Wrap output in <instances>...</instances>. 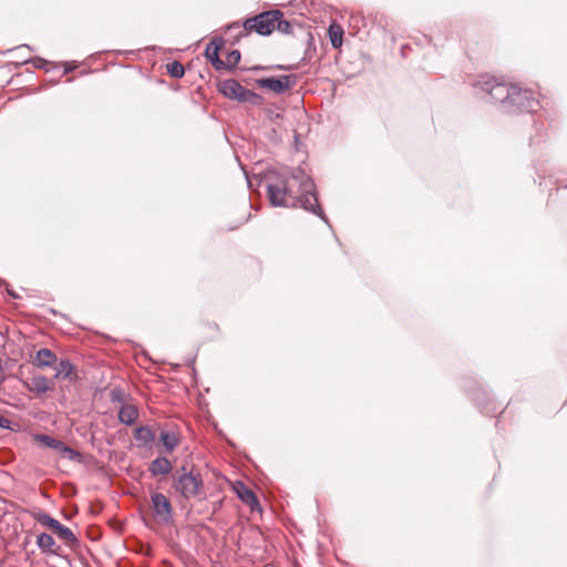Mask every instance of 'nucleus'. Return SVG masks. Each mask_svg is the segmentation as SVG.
<instances>
[{
	"instance_id": "nucleus-1",
	"label": "nucleus",
	"mask_w": 567,
	"mask_h": 567,
	"mask_svg": "<svg viewBox=\"0 0 567 567\" xmlns=\"http://www.w3.org/2000/svg\"><path fill=\"white\" fill-rule=\"evenodd\" d=\"M258 184L266 187L269 203L274 207H300L319 216L330 226L319 205L316 185L303 168L295 167L288 173L276 169L267 171L259 176Z\"/></svg>"
},
{
	"instance_id": "nucleus-2",
	"label": "nucleus",
	"mask_w": 567,
	"mask_h": 567,
	"mask_svg": "<svg viewBox=\"0 0 567 567\" xmlns=\"http://www.w3.org/2000/svg\"><path fill=\"white\" fill-rule=\"evenodd\" d=\"M475 94L487 103H499L501 110L508 114L533 113L540 104L536 93L516 84L497 82L493 78L482 76L474 83Z\"/></svg>"
},
{
	"instance_id": "nucleus-3",
	"label": "nucleus",
	"mask_w": 567,
	"mask_h": 567,
	"mask_svg": "<svg viewBox=\"0 0 567 567\" xmlns=\"http://www.w3.org/2000/svg\"><path fill=\"white\" fill-rule=\"evenodd\" d=\"M279 18H282V12L279 10L264 11L254 18L246 19L243 23L236 21L228 24V31H238L236 39L248 37L252 31L267 37L275 31V23Z\"/></svg>"
},
{
	"instance_id": "nucleus-4",
	"label": "nucleus",
	"mask_w": 567,
	"mask_h": 567,
	"mask_svg": "<svg viewBox=\"0 0 567 567\" xmlns=\"http://www.w3.org/2000/svg\"><path fill=\"white\" fill-rule=\"evenodd\" d=\"M183 473L173 477L172 487L181 494L185 499H189L199 494L204 485L202 475L198 471L192 468L186 472V467H182Z\"/></svg>"
},
{
	"instance_id": "nucleus-5",
	"label": "nucleus",
	"mask_w": 567,
	"mask_h": 567,
	"mask_svg": "<svg viewBox=\"0 0 567 567\" xmlns=\"http://www.w3.org/2000/svg\"><path fill=\"white\" fill-rule=\"evenodd\" d=\"M218 91L225 97L235 100L240 103H249L251 105L261 104L262 97L256 92L246 89L234 79L224 80L218 85Z\"/></svg>"
},
{
	"instance_id": "nucleus-6",
	"label": "nucleus",
	"mask_w": 567,
	"mask_h": 567,
	"mask_svg": "<svg viewBox=\"0 0 567 567\" xmlns=\"http://www.w3.org/2000/svg\"><path fill=\"white\" fill-rule=\"evenodd\" d=\"M296 75L289 74L258 79L256 83L259 87L268 89L277 94H281L292 87L296 84Z\"/></svg>"
},
{
	"instance_id": "nucleus-7",
	"label": "nucleus",
	"mask_w": 567,
	"mask_h": 567,
	"mask_svg": "<svg viewBox=\"0 0 567 567\" xmlns=\"http://www.w3.org/2000/svg\"><path fill=\"white\" fill-rule=\"evenodd\" d=\"M154 514L164 523L172 519L173 507L169 499L162 493H154L151 497Z\"/></svg>"
},
{
	"instance_id": "nucleus-8",
	"label": "nucleus",
	"mask_w": 567,
	"mask_h": 567,
	"mask_svg": "<svg viewBox=\"0 0 567 567\" xmlns=\"http://www.w3.org/2000/svg\"><path fill=\"white\" fill-rule=\"evenodd\" d=\"M234 489L238 498L250 507L251 511L260 509L256 494L243 482L237 481Z\"/></svg>"
},
{
	"instance_id": "nucleus-9",
	"label": "nucleus",
	"mask_w": 567,
	"mask_h": 567,
	"mask_svg": "<svg viewBox=\"0 0 567 567\" xmlns=\"http://www.w3.org/2000/svg\"><path fill=\"white\" fill-rule=\"evenodd\" d=\"M28 391L37 395L43 394L51 390L50 380L41 374L33 375L31 379L23 382Z\"/></svg>"
},
{
	"instance_id": "nucleus-10",
	"label": "nucleus",
	"mask_w": 567,
	"mask_h": 567,
	"mask_svg": "<svg viewBox=\"0 0 567 567\" xmlns=\"http://www.w3.org/2000/svg\"><path fill=\"white\" fill-rule=\"evenodd\" d=\"M55 373L54 379H68L73 381L78 379L75 367L69 359H61L53 365Z\"/></svg>"
},
{
	"instance_id": "nucleus-11",
	"label": "nucleus",
	"mask_w": 567,
	"mask_h": 567,
	"mask_svg": "<svg viewBox=\"0 0 567 567\" xmlns=\"http://www.w3.org/2000/svg\"><path fill=\"white\" fill-rule=\"evenodd\" d=\"M37 546L48 555H58L60 546L56 545L54 538L48 533H41L37 537Z\"/></svg>"
},
{
	"instance_id": "nucleus-12",
	"label": "nucleus",
	"mask_w": 567,
	"mask_h": 567,
	"mask_svg": "<svg viewBox=\"0 0 567 567\" xmlns=\"http://www.w3.org/2000/svg\"><path fill=\"white\" fill-rule=\"evenodd\" d=\"M56 362V355L55 353L48 349V348H41L35 353L34 358V365L38 368H50L53 367Z\"/></svg>"
},
{
	"instance_id": "nucleus-13",
	"label": "nucleus",
	"mask_w": 567,
	"mask_h": 567,
	"mask_svg": "<svg viewBox=\"0 0 567 567\" xmlns=\"http://www.w3.org/2000/svg\"><path fill=\"white\" fill-rule=\"evenodd\" d=\"M173 466L167 457L158 456L153 460L148 466L152 476L166 475L171 473Z\"/></svg>"
},
{
	"instance_id": "nucleus-14",
	"label": "nucleus",
	"mask_w": 567,
	"mask_h": 567,
	"mask_svg": "<svg viewBox=\"0 0 567 567\" xmlns=\"http://www.w3.org/2000/svg\"><path fill=\"white\" fill-rule=\"evenodd\" d=\"M134 439L138 446H150L155 441V432L148 425H141L134 431Z\"/></svg>"
},
{
	"instance_id": "nucleus-15",
	"label": "nucleus",
	"mask_w": 567,
	"mask_h": 567,
	"mask_svg": "<svg viewBox=\"0 0 567 567\" xmlns=\"http://www.w3.org/2000/svg\"><path fill=\"white\" fill-rule=\"evenodd\" d=\"M138 409L134 404H123L118 410V421L125 425L133 424L138 417Z\"/></svg>"
},
{
	"instance_id": "nucleus-16",
	"label": "nucleus",
	"mask_w": 567,
	"mask_h": 567,
	"mask_svg": "<svg viewBox=\"0 0 567 567\" xmlns=\"http://www.w3.org/2000/svg\"><path fill=\"white\" fill-rule=\"evenodd\" d=\"M53 533L69 547L75 548L80 546V540L75 536V534L69 527L62 525L61 523Z\"/></svg>"
},
{
	"instance_id": "nucleus-17",
	"label": "nucleus",
	"mask_w": 567,
	"mask_h": 567,
	"mask_svg": "<svg viewBox=\"0 0 567 567\" xmlns=\"http://www.w3.org/2000/svg\"><path fill=\"white\" fill-rule=\"evenodd\" d=\"M31 517L42 526L48 527L52 532L56 529L60 525V522L53 517H51L48 513L41 509H37L31 513Z\"/></svg>"
},
{
	"instance_id": "nucleus-18",
	"label": "nucleus",
	"mask_w": 567,
	"mask_h": 567,
	"mask_svg": "<svg viewBox=\"0 0 567 567\" xmlns=\"http://www.w3.org/2000/svg\"><path fill=\"white\" fill-rule=\"evenodd\" d=\"M34 441L42 446L60 452L63 442L48 434H35Z\"/></svg>"
},
{
	"instance_id": "nucleus-19",
	"label": "nucleus",
	"mask_w": 567,
	"mask_h": 567,
	"mask_svg": "<svg viewBox=\"0 0 567 567\" xmlns=\"http://www.w3.org/2000/svg\"><path fill=\"white\" fill-rule=\"evenodd\" d=\"M159 440L167 452H172L179 443L178 436L171 431H162Z\"/></svg>"
},
{
	"instance_id": "nucleus-20",
	"label": "nucleus",
	"mask_w": 567,
	"mask_h": 567,
	"mask_svg": "<svg viewBox=\"0 0 567 567\" xmlns=\"http://www.w3.org/2000/svg\"><path fill=\"white\" fill-rule=\"evenodd\" d=\"M331 45L338 49L342 45L343 29L340 25H331L328 30Z\"/></svg>"
},
{
	"instance_id": "nucleus-21",
	"label": "nucleus",
	"mask_w": 567,
	"mask_h": 567,
	"mask_svg": "<svg viewBox=\"0 0 567 567\" xmlns=\"http://www.w3.org/2000/svg\"><path fill=\"white\" fill-rule=\"evenodd\" d=\"M223 43H224L223 39L212 40L205 49V56L209 61L214 60L216 55H219V50H220Z\"/></svg>"
},
{
	"instance_id": "nucleus-22",
	"label": "nucleus",
	"mask_w": 567,
	"mask_h": 567,
	"mask_svg": "<svg viewBox=\"0 0 567 567\" xmlns=\"http://www.w3.org/2000/svg\"><path fill=\"white\" fill-rule=\"evenodd\" d=\"M167 73L174 79H181L185 74L184 65L178 61L168 63L167 64Z\"/></svg>"
},
{
	"instance_id": "nucleus-23",
	"label": "nucleus",
	"mask_w": 567,
	"mask_h": 567,
	"mask_svg": "<svg viewBox=\"0 0 567 567\" xmlns=\"http://www.w3.org/2000/svg\"><path fill=\"white\" fill-rule=\"evenodd\" d=\"M275 30H278L284 34H290L292 33V24L288 20H285L282 17L276 21Z\"/></svg>"
},
{
	"instance_id": "nucleus-24",
	"label": "nucleus",
	"mask_w": 567,
	"mask_h": 567,
	"mask_svg": "<svg viewBox=\"0 0 567 567\" xmlns=\"http://www.w3.org/2000/svg\"><path fill=\"white\" fill-rule=\"evenodd\" d=\"M240 52L238 50L230 51L226 56V64L228 70H233L240 61Z\"/></svg>"
},
{
	"instance_id": "nucleus-25",
	"label": "nucleus",
	"mask_w": 567,
	"mask_h": 567,
	"mask_svg": "<svg viewBox=\"0 0 567 567\" xmlns=\"http://www.w3.org/2000/svg\"><path fill=\"white\" fill-rule=\"evenodd\" d=\"M28 63H31L37 69H44V66L48 64V61L40 56H35V58L24 59L20 64H28Z\"/></svg>"
},
{
	"instance_id": "nucleus-26",
	"label": "nucleus",
	"mask_w": 567,
	"mask_h": 567,
	"mask_svg": "<svg viewBox=\"0 0 567 567\" xmlns=\"http://www.w3.org/2000/svg\"><path fill=\"white\" fill-rule=\"evenodd\" d=\"M60 453H62L63 455L68 456L69 460H75L76 457L80 456L79 452H76L72 447L65 445L64 443L62 444Z\"/></svg>"
},
{
	"instance_id": "nucleus-27",
	"label": "nucleus",
	"mask_w": 567,
	"mask_h": 567,
	"mask_svg": "<svg viewBox=\"0 0 567 567\" xmlns=\"http://www.w3.org/2000/svg\"><path fill=\"white\" fill-rule=\"evenodd\" d=\"M112 402H122L124 400V392L121 389H113L111 393Z\"/></svg>"
},
{
	"instance_id": "nucleus-28",
	"label": "nucleus",
	"mask_w": 567,
	"mask_h": 567,
	"mask_svg": "<svg viewBox=\"0 0 567 567\" xmlns=\"http://www.w3.org/2000/svg\"><path fill=\"white\" fill-rule=\"evenodd\" d=\"M210 62L216 70L227 69L226 61H223L219 55H216Z\"/></svg>"
},
{
	"instance_id": "nucleus-29",
	"label": "nucleus",
	"mask_w": 567,
	"mask_h": 567,
	"mask_svg": "<svg viewBox=\"0 0 567 567\" xmlns=\"http://www.w3.org/2000/svg\"><path fill=\"white\" fill-rule=\"evenodd\" d=\"M0 429H11V421L0 414Z\"/></svg>"
},
{
	"instance_id": "nucleus-30",
	"label": "nucleus",
	"mask_w": 567,
	"mask_h": 567,
	"mask_svg": "<svg viewBox=\"0 0 567 567\" xmlns=\"http://www.w3.org/2000/svg\"><path fill=\"white\" fill-rule=\"evenodd\" d=\"M226 32H227V34H228V35L230 37V39H231V44H236V43H238V42H239V40L241 39V38L236 39V35L238 34V31H231V32H229V31H228V25L226 27Z\"/></svg>"
},
{
	"instance_id": "nucleus-31",
	"label": "nucleus",
	"mask_w": 567,
	"mask_h": 567,
	"mask_svg": "<svg viewBox=\"0 0 567 567\" xmlns=\"http://www.w3.org/2000/svg\"><path fill=\"white\" fill-rule=\"evenodd\" d=\"M22 49H28V50H30V51H32V50H33L30 45H28V44H22V45L16 47V48H13V49H10L9 51H10V52H20Z\"/></svg>"
},
{
	"instance_id": "nucleus-32",
	"label": "nucleus",
	"mask_w": 567,
	"mask_h": 567,
	"mask_svg": "<svg viewBox=\"0 0 567 567\" xmlns=\"http://www.w3.org/2000/svg\"><path fill=\"white\" fill-rule=\"evenodd\" d=\"M7 292L13 299H19L20 298V296L16 291H13L12 289L7 288Z\"/></svg>"
},
{
	"instance_id": "nucleus-33",
	"label": "nucleus",
	"mask_w": 567,
	"mask_h": 567,
	"mask_svg": "<svg viewBox=\"0 0 567 567\" xmlns=\"http://www.w3.org/2000/svg\"><path fill=\"white\" fill-rule=\"evenodd\" d=\"M3 370H4V364H3L2 360L0 359V379L1 380H4Z\"/></svg>"
},
{
	"instance_id": "nucleus-34",
	"label": "nucleus",
	"mask_w": 567,
	"mask_h": 567,
	"mask_svg": "<svg viewBox=\"0 0 567 567\" xmlns=\"http://www.w3.org/2000/svg\"><path fill=\"white\" fill-rule=\"evenodd\" d=\"M194 361H195V359H190V360L188 361V364H193V363H194Z\"/></svg>"
},
{
	"instance_id": "nucleus-35",
	"label": "nucleus",
	"mask_w": 567,
	"mask_h": 567,
	"mask_svg": "<svg viewBox=\"0 0 567 567\" xmlns=\"http://www.w3.org/2000/svg\"><path fill=\"white\" fill-rule=\"evenodd\" d=\"M247 179H248V186H249V187H251V182H250V179H249L248 177H247Z\"/></svg>"
}]
</instances>
